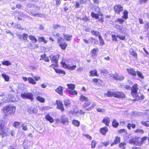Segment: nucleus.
Listing matches in <instances>:
<instances>
[{"label": "nucleus", "instance_id": "nucleus-1", "mask_svg": "<svg viewBox=\"0 0 149 149\" xmlns=\"http://www.w3.org/2000/svg\"><path fill=\"white\" fill-rule=\"evenodd\" d=\"M15 110V107L13 106H9L4 107L2 109V111L6 116L9 114H13Z\"/></svg>", "mask_w": 149, "mask_h": 149}, {"label": "nucleus", "instance_id": "nucleus-2", "mask_svg": "<svg viewBox=\"0 0 149 149\" xmlns=\"http://www.w3.org/2000/svg\"><path fill=\"white\" fill-rule=\"evenodd\" d=\"M67 86L68 88L66 89V92L71 95H74L77 94V92L74 90L75 86L73 84H68Z\"/></svg>", "mask_w": 149, "mask_h": 149}, {"label": "nucleus", "instance_id": "nucleus-3", "mask_svg": "<svg viewBox=\"0 0 149 149\" xmlns=\"http://www.w3.org/2000/svg\"><path fill=\"white\" fill-rule=\"evenodd\" d=\"M91 104V106L89 107L86 109V110L88 111H90L93 109L95 107L96 104L95 102H93L91 101H89V99L88 100V101L85 102L83 104L82 108H85L89 106Z\"/></svg>", "mask_w": 149, "mask_h": 149}, {"label": "nucleus", "instance_id": "nucleus-4", "mask_svg": "<svg viewBox=\"0 0 149 149\" xmlns=\"http://www.w3.org/2000/svg\"><path fill=\"white\" fill-rule=\"evenodd\" d=\"M61 63L63 67L71 70H74L76 67V65H73L70 62H69L68 64H67L62 61Z\"/></svg>", "mask_w": 149, "mask_h": 149}, {"label": "nucleus", "instance_id": "nucleus-5", "mask_svg": "<svg viewBox=\"0 0 149 149\" xmlns=\"http://www.w3.org/2000/svg\"><path fill=\"white\" fill-rule=\"evenodd\" d=\"M139 89L138 85L137 84H134L131 88V95L133 97L136 96V93H137V91Z\"/></svg>", "mask_w": 149, "mask_h": 149}, {"label": "nucleus", "instance_id": "nucleus-6", "mask_svg": "<svg viewBox=\"0 0 149 149\" xmlns=\"http://www.w3.org/2000/svg\"><path fill=\"white\" fill-rule=\"evenodd\" d=\"M113 8L115 13L117 14H119L124 10L123 7L120 4L115 5L113 7Z\"/></svg>", "mask_w": 149, "mask_h": 149}, {"label": "nucleus", "instance_id": "nucleus-7", "mask_svg": "<svg viewBox=\"0 0 149 149\" xmlns=\"http://www.w3.org/2000/svg\"><path fill=\"white\" fill-rule=\"evenodd\" d=\"M21 96L23 98L29 99L31 100H32L34 99L33 95L30 93H25L24 94H22L21 95Z\"/></svg>", "mask_w": 149, "mask_h": 149}, {"label": "nucleus", "instance_id": "nucleus-8", "mask_svg": "<svg viewBox=\"0 0 149 149\" xmlns=\"http://www.w3.org/2000/svg\"><path fill=\"white\" fill-rule=\"evenodd\" d=\"M61 122L64 125H67L69 123L68 119L65 115H63L61 117Z\"/></svg>", "mask_w": 149, "mask_h": 149}, {"label": "nucleus", "instance_id": "nucleus-9", "mask_svg": "<svg viewBox=\"0 0 149 149\" xmlns=\"http://www.w3.org/2000/svg\"><path fill=\"white\" fill-rule=\"evenodd\" d=\"M38 109L34 106L29 107L27 109V111L29 113H35L37 112Z\"/></svg>", "mask_w": 149, "mask_h": 149}, {"label": "nucleus", "instance_id": "nucleus-10", "mask_svg": "<svg viewBox=\"0 0 149 149\" xmlns=\"http://www.w3.org/2000/svg\"><path fill=\"white\" fill-rule=\"evenodd\" d=\"M114 97L118 98H124L125 95L122 92L115 91Z\"/></svg>", "mask_w": 149, "mask_h": 149}, {"label": "nucleus", "instance_id": "nucleus-11", "mask_svg": "<svg viewBox=\"0 0 149 149\" xmlns=\"http://www.w3.org/2000/svg\"><path fill=\"white\" fill-rule=\"evenodd\" d=\"M59 55L57 54L56 55H52L50 56L52 62L55 63L56 65L57 63Z\"/></svg>", "mask_w": 149, "mask_h": 149}, {"label": "nucleus", "instance_id": "nucleus-12", "mask_svg": "<svg viewBox=\"0 0 149 149\" xmlns=\"http://www.w3.org/2000/svg\"><path fill=\"white\" fill-rule=\"evenodd\" d=\"M7 132L4 127L3 125H0V134L2 136H4L6 134Z\"/></svg>", "mask_w": 149, "mask_h": 149}, {"label": "nucleus", "instance_id": "nucleus-13", "mask_svg": "<svg viewBox=\"0 0 149 149\" xmlns=\"http://www.w3.org/2000/svg\"><path fill=\"white\" fill-rule=\"evenodd\" d=\"M56 104L57 105V108L60 110L62 111H64V108L63 106V105L62 102L59 100L56 101Z\"/></svg>", "mask_w": 149, "mask_h": 149}, {"label": "nucleus", "instance_id": "nucleus-14", "mask_svg": "<svg viewBox=\"0 0 149 149\" xmlns=\"http://www.w3.org/2000/svg\"><path fill=\"white\" fill-rule=\"evenodd\" d=\"M127 70L128 72L131 75L134 76L136 75V72L132 68H127Z\"/></svg>", "mask_w": 149, "mask_h": 149}, {"label": "nucleus", "instance_id": "nucleus-15", "mask_svg": "<svg viewBox=\"0 0 149 149\" xmlns=\"http://www.w3.org/2000/svg\"><path fill=\"white\" fill-rule=\"evenodd\" d=\"M115 91H111V90H109L107 91L105 95L108 97H114L115 95Z\"/></svg>", "mask_w": 149, "mask_h": 149}, {"label": "nucleus", "instance_id": "nucleus-16", "mask_svg": "<svg viewBox=\"0 0 149 149\" xmlns=\"http://www.w3.org/2000/svg\"><path fill=\"white\" fill-rule=\"evenodd\" d=\"M63 89H64V88L62 87L59 86L55 90V91L60 95H63Z\"/></svg>", "mask_w": 149, "mask_h": 149}, {"label": "nucleus", "instance_id": "nucleus-17", "mask_svg": "<svg viewBox=\"0 0 149 149\" xmlns=\"http://www.w3.org/2000/svg\"><path fill=\"white\" fill-rule=\"evenodd\" d=\"M102 122L105 124L107 126H108L109 125V123L110 122V119L108 117L104 118L102 121Z\"/></svg>", "mask_w": 149, "mask_h": 149}, {"label": "nucleus", "instance_id": "nucleus-18", "mask_svg": "<svg viewBox=\"0 0 149 149\" xmlns=\"http://www.w3.org/2000/svg\"><path fill=\"white\" fill-rule=\"evenodd\" d=\"M108 129L107 127H104L100 129V133L103 135H105L106 133L108 131Z\"/></svg>", "mask_w": 149, "mask_h": 149}, {"label": "nucleus", "instance_id": "nucleus-19", "mask_svg": "<svg viewBox=\"0 0 149 149\" xmlns=\"http://www.w3.org/2000/svg\"><path fill=\"white\" fill-rule=\"evenodd\" d=\"M136 97H134L137 99L140 100H143L144 98V96L143 94L141 93H136Z\"/></svg>", "mask_w": 149, "mask_h": 149}, {"label": "nucleus", "instance_id": "nucleus-20", "mask_svg": "<svg viewBox=\"0 0 149 149\" xmlns=\"http://www.w3.org/2000/svg\"><path fill=\"white\" fill-rule=\"evenodd\" d=\"M64 38L67 41H69L71 40V38H72V35L70 34H65L64 33H63V34Z\"/></svg>", "mask_w": 149, "mask_h": 149}, {"label": "nucleus", "instance_id": "nucleus-21", "mask_svg": "<svg viewBox=\"0 0 149 149\" xmlns=\"http://www.w3.org/2000/svg\"><path fill=\"white\" fill-rule=\"evenodd\" d=\"M120 138L118 136H117L114 139L113 143L111 144V146H112L113 145L119 143L120 141Z\"/></svg>", "mask_w": 149, "mask_h": 149}, {"label": "nucleus", "instance_id": "nucleus-22", "mask_svg": "<svg viewBox=\"0 0 149 149\" xmlns=\"http://www.w3.org/2000/svg\"><path fill=\"white\" fill-rule=\"evenodd\" d=\"M90 76H97V71L96 70H91L90 71Z\"/></svg>", "mask_w": 149, "mask_h": 149}, {"label": "nucleus", "instance_id": "nucleus-23", "mask_svg": "<svg viewBox=\"0 0 149 149\" xmlns=\"http://www.w3.org/2000/svg\"><path fill=\"white\" fill-rule=\"evenodd\" d=\"M45 118L46 120L49 121L50 123H52L54 122V120L51 117L49 114L46 115Z\"/></svg>", "mask_w": 149, "mask_h": 149}, {"label": "nucleus", "instance_id": "nucleus-24", "mask_svg": "<svg viewBox=\"0 0 149 149\" xmlns=\"http://www.w3.org/2000/svg\"><path fill=\"white\" fill-rule=\"evenodd\" d=\"M112 125L113 127L117 128L119 125V123L117 122V121L115 119H113Z\"/></svg>", "mask_w": 149, "mask_h": 149}, {"label": "nucleus", "instance_id": "nucleus-25", "mask_svg": "<svg viewBox=\"0 0 149 149\" xmlns=\"http://www.w3.org/2000/svg\"><path fill=\"white\" fill-rule=\"evenodd\" d=\"M130 54L133 56L134 57L136 58L137 56V54L136 53L133 51V50L131 49L130 50Z\"/></svg>", "mask_w": 149, "mask_h": 149}, {"label": "nucleus", "instance_id": "nucleus-26", "mask_svg": "<svg viewBox=\"0 0 149 149\" xmlns=\"http://www.w3.org/2000/svg\"><path fill=\"white\" fill-rule=\"evenodd\" d=\"M128 12L126 10H125L123 13V16L122 17L123 18L125 19H127L128 18Z\"/></svg>", "mask_w": 149, "mask_h": 149}, {"label": "nucleus", "instance_id": "nucleus-27", "mask_svg": "<svg viewBox=\"0 0 149 149\" xmlns=\"http://www.w3.org/2000/svg\"><path fill=\"white\" fill-rule=\"evenodd\" d=\"M28 80L29 83L32 84H35L36 83L35 81L31 77H29L28 79Z\"/></svg>", "mask_w": 149, "mask_h": 149}, {"label": "nucleus", "instance_id": "nucleus-28", "mask_svg": "<svg viewBox=\"0 0 149 149\" xmlns=\"http://www.w3.org/2000/svg\"><path fill=\"white\" fill-rule=\"evenodd\" d=\"M80 100L81 101H85L86 102L87 101H88V99L85 96L83 95H81L80 97H79Z\"/></svg>", "mask_w": 149, "mask_h": 149}, {"label": "nucleus", "instance_id": "nucleus-29", "mask_svg": "<svg viewBox=\"0 0 149 149\" xmlns=\"http://www.w3.org/2000/svg\"><path fill=\"white\" fill-rule=\"evenodd\" d=\"M65 105L66 107H68L70 104V100L68 99H65L64 100Z\"/></svg>", "mask_w": 149, "mask_h": 149}, {"label": "nucleus", "instance_id": "nucleus-30", "mask_svg": "<svg viewBox=\"0 0 149 149\" xmlns=\"http://www.w3.org/2000/svg\"><path fill=\"white\" fill-rule=\"evenodd\" d=\"M29 38L30 40L33 42L34 43L37 42V40L35 36L32 35H30L29 36Z\"/></svg>", "mask_w": 149, "mask_h": 149}, {"label": "nucleus", "instance_id": "nucleus-31", "mask_svg": "<svg viewBox=\"0 0 149 149\" xmlns=\"http://www.w3.org/2000/svg\"><path fill=\"white\" fill-rule=\"evenodd\" d=\"M3 65L8 66L11 65V63L8 60L3 61L2 62Z\"/></svg>", "mask_w": 149, "mask_h": 149}, {"label": "nucleus", "instance_id": "nucleus-32", "mask_svg": "<svg viewBox=\"0 0 149 149\" xmlns=\"http://www.w3.org/2000/svg\"><path fill=\"white\" fill-rule=\"evenodd\" d=\"M72 124L77 127H79L80 125V122L78 121L74 120L72 121Z\"/></svg>", "mask_w": 149, "mask_h": 149}, {"label": "nucleus", "instance_id": "nucleus-33", "mask_svg": "<svg viewBox=\"0 0 149 149\" xmlns=\"http://www.w3.org/2000/svg\"><path fill=\"white\" fill-rule=\"evenodd\" d=\"M141 123L144 126L146 127L149 126V120L145 121H142L141 122Z\"/></svg>", "mask_w": 149, "mask_h": 149}, {"label": "nucleus", "instance_id": "nucleus-34", "mask_svg": "<svg viewBox=\"0 0 149 149\" xmlns=\"http://www.w3.org/2000/svg\"><path fill=\"white\" fill-rule=\"evenodd\" d=\"M59 46L61 49L63 50H65L67 47V45L65 43H62L60 44L59 45Z\"/></svg>", "mask_w": 149, "mask_h": 149}, {"label": "nucleus", "instance_id": "nucleus-35", "mask_svg": "<svg viewBox=\"0 0 149 149\" xmlns=\"http://www.w3.org/2000/svg\"><path fill=\"white\" fill-rule=\"evenodd\" d=\"M55 71L56 73L59 74H65V72L63 70L59 69H56Z\"/></svg>", "mask_w": 149, "mask_h": 149}, {"label": "nucleus", "instance_id": "nucleus-36", "mask_svg": "<svg viewBox=\"0 0 149 149\" xmlns=\"http://www.w3.org/2000/svg\"><path fill=\"white\" fill-rule=\"evenodd\" d=\"M118 132L120 134L123 133V134H126L127 133V131L124 129H122L118 130Z\"/></svg>", "mask_w": 149, "mask_h": 149}, {"label": "nucleus", "instance_id": "nucleus-37", "mask_svg": "<svg viewBox=\"0 0 149 149\" xmlns=\"http://www.w3.org/2000/svg\"><path fill=\"white\" fill-rule=\"evenodd\" d=\"M2 77L6 81H8L9 80V76L6 74H2L1 75Z\"/></svg>", "mask_w": 149, "mask_h": 149}, {"label": "nucleus", "instance_id": "nucleus-38", "mask_svg": "<svg viewBox=\"0 0 149 149\" xmlns=\"http://www.w3.org/2000/svg\"><path fill=\"white\" fill-rule=\"evenodd\" d=\"M36 99L41 102H44L45 101V99L43 97L40 96L37 97H36Z\"/></svg>", "mask_w": 149, "mask_h": 149}, {"label": "nucleus", "instance_id": "nucleus-39", "mask_svg": "<svg viewBox=\"0 0 149 149\" xmlns=\"http://www.w3.org/2000/svg\"><path fill=\"white\" fill-rule=\"evenodd\" d=\"M21 123L20 122L16 121L13 123V125L14 127L16 128H17L19 127V125Z\"/></svg>", "mask_w": 149, "mask_h": 149}, {"label": "nucleus", "instance_id": "nucleus-40", "mask_svg": "<svg viewBox=\"0 0 149 149\" xmlns=\"http://www.w3.org/2000/svg\"><path fill=\"white\" fill-rule=\"evenodd\" d=\"M91 15L93 17H94L96 19H98L99 18L98 15L97 14L93 12H92L91 13Z\"/></svg>", "mask_w": 149, "mask_h": 149}, {"label": "nucleus", "instance_id": "nucleus-41", "mask_svg": "<svg viewBox=\"0 0 149 149\" xmlns=\"http://www.w3.org/2000/svg\"><path fill=\"white\" fill-rule=\"evenodd\" d=\"M110 77H113V79L116 80H118V75L117 74H110Z\"/></svg>", "mask_w": 149, "mask_h": 149}, {"label": "nucleus", "instance_id": "nucleus-42", "mask_svg": "<svg viewBox=\"0 0 149 149\" xmlns=\"http://www.w3.org/2000/svg\"><path fill=\"white\" fill-rule=\"evenodd\" d=\"M131 127L133 128L134 129L136 125L135 124H131L130 123H129L127 125V127L129 130L131 129Z\"/></svg>", "mask_w": 149, "mask_h": 149}, {"label": "nucleus", "instance_id": "nucleus-43", "mask_svg": "<svg viewBox=\"0 0 149 149\" xmlns=\"http://www.w3.org/2000/svg\"><path fill=\"white\" fill-rule=\"evenodd\" d=\"M99 38L100 45H104V42L103 40L100 35H99Z\"/></svg>", "mask_w": 149, "mask_h": 149}, {"label": "nucleus", "instance_id": "nucleus-44", "mask_svg": "<svg viewBox=\"0 0 149 149\" xmlns=\"http://www.w3.org/2000/svg\"><path fill=\"white\" fill-rule=\"evenodd\" d=\"M80 20H83L85 22H86L88 21H89L90 20V18L89 17H88L87 16H85L82 18H80Z\"/></svg>", "mask_w": 149, "mask_h": 149}, {"label": "nucleus", "instance_id": "nucleus-45", "mask_svg": "<svg viewBox=\"0 0 149 149\" xmlns=\"http://www.w3.org/2000/svg\"><path fill=\"white\" fill-rule=\"evenodd\" d=\"M38 40L39 41L43 42L45 43H46L47 42V40L45 39V38L43 37H39Z\"/></svg>", "mask_w": 149, "mask_h": 149}, {"label": "nucleus", "instance_id": "nucleus-46", "mask_svg": "<svg viewBox=\"0 0 149 149\" xmlns=\"http://www.w3.org/2000/svg\"><path fill=\"white\" fill-rule=\"evenodd\" d=\"M98 50V49L97 48L91 50V53L93 55L95 56Z\"/></svg>", "mask_w": 149, "mask_h": 149}, {"label": "nucleus", "instance_id": "nucleus-47", "mask_svg": "<svg viewBox=\"0 0 149 149\" xmlns=\"http://www.w3.org/2000/svg\"><path fill=\"white\" fill-rule=\"evenodd\" d=\"M91 32L93 35H95L96 36H99V35H99V32L93 30H91Z\"/></svg>", "mask_w": 149, "mask_h": 149}, {"label": "nucleus", "instance_id": "nucleus-48", "mask_svg": "<svg viewBox=\"0 0 149 149\" xmlns=\"http://www.w3.org/2000/svg\"><path fill=\"white\" fill-rule=\"evenodd\" d=\"M135 133H138L139 134H143L144 133V131L143 130L138 129L135 130L134 131Z\"/></svg>", "mask_w": 149, "mask_h": 149}, {"label": "nucleus", "instance_id": "nucleus-49", "mask_svg": "<svg viewBox=\"0 0 149 149\" xmlns=\"http://www.w3.org/2000/svg\"><path fill=\"white\" fill-rule=\"evenodd\" d=\"M100 71L101 73H103V74H107L108 72L107 70L104 69L100 70Z\"/></svg>", "mask_w": 149, "mask_h": 149}, {"label": "nucleus", "instance_id": "nucleus-50", "mask_svg": "<svg viewBox=\"0 0 149 149\" xmlns=\"http://www.w3.org/2000/svg\"><path fill=\"white\" fill-rule=\"evenodd\" d=\"M22 129L25 130L26 131L28 129L27 125L25 123H23L22 124Z\"/></svg>", "mask_w": 149, "mask_h": 149}, {"label": "nucleus", "instance_id": "nucleus-51", "mask_svg": "<svg viewBox=\"0 0 149 149\" xmlns=\"http://www.w3.org/2000/svg\"><path fill=\"white\" fill-rule=\"evenodd\" d=\"M28 36V35L27 34H23L22 35L23 39L26 41H27Z\"/></svg>", "mask_w": 149, "mask_h": 149}, {"label": "nucleus", "instance_id": "nucleus-52", "mask_svg": "<svg viewBox=\"0 0 149 149\" xmlns=\"http://www.w3.org/2000/svg\"><path fill=\"white\" fill-rule=\"evenodd\" d=\"M97 144L96 142L94 141L93 140L91 142V147L92 148H94L95 147L96 145Z\"/></svg>", "mask_w": 149, "mask_h": 149}, {"label": "nucleus", "instance_id": "nucleus-53", "mask_svg": "<svg viewBox=\"0 0 149 149\" xmlns=\"http://www.w3.org/2000/svg\"><path fill=\"white\" fill-rule=\"evenodd\" d=\"M136 73L138 76L141 78L143 79V75L142 74L141 72H140L139 71H137Z\"/></svg>", "mask_w": 149, "mask_h": 149}, {"label": "nucleus", "instance_id": "nucleus-54", "mask_svg": "<svg viewBox=\"0 0 149 149\" xmlns=\"http://www.w3.org/2000/svg\"><path fill=\"white\" fill-rule=\"evenodd\" d=\"M125 21V20L120 18H119L117 19L116 22H118L120 24H122Z\"/></svg>", "mask_w": 149, "mask_h": 149}, {"label": "nucleus", "instance_id": "nucleus-55", "mask_svg": "<svg viewBox=\"0 0 149 149\" xmlns=\"http://www.w3.org/2000/svg\"><path fill=\"white\" fill-rule=\"evenodd\" d=\"M126 144V143H125L123 142L120 143L119 145V146L120 147L122 148H125V146Z\"/></svg>", "mask_w": 149, "mask_h": 149}, {"label": "nucleus", "instance_id": "nucleus-56", "mask_svg": "<svg viewBox=\"0 0 149 149\" xmlns=\"http://www.w3.org/2000/svg\"><path fill=\"white\" fill-rule=\"evenodd\" d=\"M7 97L5 99L4 101H10V99H11L12 96L11 95H7Z\"/></svg>", "mask_w": 149, "mask_h": 149}, {"label": "nucleus", "instance_id": "nucleus-57", "mask_svg": "<svg viewBox=\"0 0 149 149\" xmlns=\"http://www.w3.org/2000/svg\"><path fill=\"white\" fill-rule=\"evenodd\" d=\"M64 40V39L61 37L58 38L57 39V42L59 44H61V42Z\"/></svg>", "mask_w": 149, "mask_h": 149}, {"label": "nucleus", "instance_id": "nucleus-58", "mask_svg": "<svg viewBox=\"0 0 149 149\" xmlns=\"http://www.w3.org/2000/svg\"><path fill=\"white\" fill-rule=\"evenodd\" d=\"M30 144V142L27 140H25L24 143V145H26L27 146H29Z\"/></svg>", "mask_w": 149, "mask_h": 149}, {"label": "nucleus", "instance_id": "nucleus-59", "mask_svg": "<svg viewBox=\"0 0 149 149\" xmlns=\"http://www.w3.org/2000/svg\"><path fill=\"white\" fill-rule=\"evenodd\" d=\"M147 139V137L146 136H144L142 138L140 139V141L141 142V143H143V142L146 140Z\"/></svg>", "mask_w": 149, "mask_h": 149}, {"label": "nucleus", "instance_id": "nucleus-60", "mask_svg": "<svg viewBox=\"0 0 149 149\" xmlns=\"http://www.w3.org/2000/svg\"><path fill=\"white\" fill-rule=\"evenodd\" d=\"M97 110L99 112H104L105 111V109H104L98 108Z\"/></svg>", "mask_w": 149, "mask_h": 149}, {"label": "nucleus", "instance_id": "nucleus-61", "mask_svg": "<svg viewBox=\"0 0 149 149\" xmlns=\"http://www.w3.org/2000/svg\"><path fill=\"white\" fill-rule=\"evenodd\" d=\"M147 1V0H140L139 1V3L140 5L143 3H146Z\"/></svg>", "mask_w": 149, "mask_h": 149}, {"label": "nucleus", "instance_id": "nucleus-62", "mask_svg": "<svg viewBox=\"0 0 149 149\" xmlns=\"http://www.w3.org/2000/svg\"><path fill=\"white\" fill-rule=\"evenodd\" d=\"M117 37L119 38L121 40H124L125 39V37L123 36H120L119 35H117Z\"/></svg>", "mask_w": 149, "mask_h": 149}, {"label": "nucleus", "instance_id": "nucleus-63", "mask_svg": "<svg viewBox=\"0 0 149 149\" xmlns=\"http://www.w3.org/2000/svg\"><path fill=\"white\" fill-rule=\"evenodd\" d=\"M124 77H123V76L121 75H118V80H122L124 79Z\"/></svg>", "mask_w": 149, "mask_h": 149}, {"label": "nucleus", "instance_id": "nucleus-64", "mask_svg": "<svg viewBox=\"0 0 149 149\" xmlns=\"http://www.w3.org/2000/svg\"><path fill=\"white\" fill-rule=\"evenodd\" d=\"M58 27H61V26L58 24H54L53 25V28L54 29H57Z\"/></svg>", "mask_w": 149, "mask_h": 149}]
</instances>
